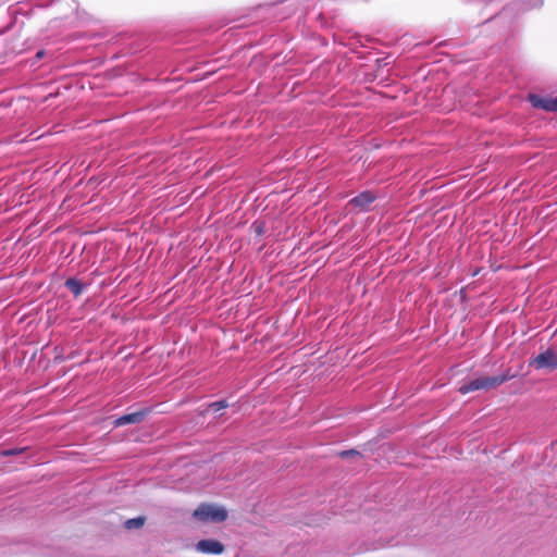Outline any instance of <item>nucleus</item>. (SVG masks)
Masks as SVG:
<instances>
[{
  "mask_svg": "<svg viewBox=\"0 0 557 557\" xmlns=\"http://www.w3.org/2000/svg\"><path fill=\"white\" fill-rule=\"evenodd\" d=\"M507 376L505 375H495V376H482L474 379L470 381L469 383H466L459 387V391L461 394H468L473 391L478 389H492L500 384H503L505 381H507Z\"/></svg>",
  "mask_w": 557,
  "mask_h": 557,
  "instance_id": "f03ea898",
  "label": "nucleus"
},
{
  "mask_svg": "<svg viewBox=\"0 0 557 557\" xmlns=\"http://www.w3.org/2000/svg\"><path fill=\"white\" fill-rule=\"evenodd\" d=\"M529 100L534 108H540L548 112L557 111V97L530 95Z\"/></svg>",
  "mask_w": 557,
  "mask_h": 557,
  "instance_id": "20e7f679",
  "label": "nucleus"
},
{
  "mask_svg": "<svg viewBox=\"0 0 557 557\" xmlns=\"http://www.w3.org/2000/svg\"><path fill=\"white\" fill-rule=\"evenodd\" d=\"M194 517L202 522H222L227 518V511L222 506L201 504L194 511Z\"/></svg>",
  "mask_w": 557,
  "mask_h": 557,
  "instance_id": "f257e3e1",
  "label": "nucleus"
},
{
  "mask_svg": "<svg viewBox=\"0 0 557 557\" xmlns=\"http://www.w3.org/2000/svg\"><path fill=\"white\" fill-rule=\"evenodd\" d=\"M65 286L75 295L78 296L82 294L84 285L75 280V278H69L65 282Z\"/></svg>",
  "mask_w": 557,
  "mask_h": 557,
  "instance_id": "6e6552de",
  "label": "nucleus"
},
{
  "mask_svg": "<svg viewBox=\"0 0 557 557\" xmlns=\"http://www.w3.org/2000/svg\"><path fill=\"white\" fill-rule=\"evenodd\" d=\"M357 455H359V453L356 451V450H345V451L341 453V456L343 458H347V457H351V456H357Z\"/></svg>",
  "mask_w": 557,
  "mask_h": 557,
  "instance_id": "f8f14e48",
  "label": "nucleus"
},
{
  "mask_svg": "<svg viewBox=\"0 0 557 557\" xmlns=\"http://www.w3.org/2000/svg\"><path fill=\"white\" fill-rule=\"evenodd\" d=\"M375 196L370 191H364L352 198L349 202L354 208L359 209L360 211L367 210L369 206L374 201Z\"/></svg>",
  "mask_w": 557,
  "mask_h": 557,
  "instance_id": "423d86ee",
  "label": "nucleus"
},
{
  "mask_svg": "<svg viewBox=\"0 0 557 557\" xmlns=\"http://www.w3.org/2000/svg\"><path fill=\"white\" fill-rule=\"evenodd\" d=\"M145 523V518L144 517H137V518H133V519H128L125 521L124 525L126 529L128 530H132V529H139L144 525Z\"/></svg>",
  "mask_w": 557,
  "mask_h": 557,
  "instance_id": "1a4fd4ad",
  "label": "nucleus"
},
{
  "mask_svg": "<svg viewBox=\"0 0 557 557\" xmlns=\"http://www.w3.org/2000/svg\"><path fill=\"white\" fill-rule=\"evenodd\" d=\"M196 549L202 554L220 555L224 552V545L215 540H201L196 544Z\"/></svg>",
  "mask_w": 557,
  "mask_h": 557,
  "instance_id": "39448f33",
  "label": "nucleus"
},
{
  "mask_svg": "<svg viewBox=\"0 0 557 557\" xmlns=\"http://www.w3.org/2000/svg\"><path fill=\"white\" fill-rule=\"evenodd\" d=\"M146 416H147V411L146 410H140V411L132 412V413L124 414V416L117 418L115 420L114 424L116 426H122V425H125V424L139 423V422H141L145 419Z\"/></svg>",
  "mask_w": 557,
  "mask_h": 557,
  "instance_id": "0eeeda50",
  "label": "nucleus"
},
{
  "mask_svg": "<svg viewBox=\"0 0 557 557\" xmlns=\"http://www.w3.org/2000/svg\"><path fill=\"white\" fill-rule=\"evenodd\" d=\"M530 366L536 370L553 371L557 368V351L546 349L530 361Z\"/></svg>",
  "mask_w": 557,
  "mask_h": 557,
  "instance_id": "7ed1b4c3",
  "label": "nucleus"
},
{
  "mask_svg": "<svg viewBox=\"0 0 557 557\" xmlns=\"http://www.w3.org/2000/svg\"><path fill=\"white\" fill-rule=\"evenodd\" d=\"M542 2H543V0H539V1H537V3H540V4H541Z\"/></svg>",
  "mask_w": 557,
  "mask_h": 557,
  "instance_id": "4468645a",
  "label": "nucleus"
},
{
  "mask_svg": "<svg viewBox=\"0 0 557 557\" xmlns=\"http://www.w3.org/2000/svg\"><path fill=\"white\" fill-rule=\"evenodd\" d=\"M24 450V448H21V449H7V450H2L1 451V455L2 456H11V455H16V454H20Z\"/></svg>",
  "mask_w": 557,
  "mask_h": 557,
  "instance_id": "9b49d317",
  "label": "nucleus"
},
{
  "mask_svg": "<svg viewBox=\"0 0 557 557\" xmlns=\"http://www.w3.org/2000/svg\"><path fill=\"white\" fill-rule=\"evenodd\" d=\"M226 407H227V404L225 401H223V400L215 401V403H212V404L209 405L207 411L215 413V412H218V411H220V410H222V409H224Z\"/></svg>",
  "mask_w": 557,
  "mask_h": 557,
  "instance_id": "9d476101",
  "label": "nucleus"
},
{
  "mask_svg": "<svg viewBox=\"0 0 557 557\" xmlns=\"http://www.w3.org/2000/svg\"><path fill=\"white\" fill-rule=\"evenodd\" d=\"M42 54H44V52H42V51H39V52L37 53V58H41V57H42Z\"/></svg>",
  "mask_w": 557,
  "mask_h": 557,
  "instance_id": "ddd939ff",
  "label": "nucleus"
}]
</instances>
